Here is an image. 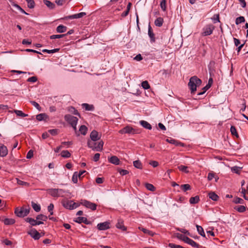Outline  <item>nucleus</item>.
Wrapping results in <instances>:
<instances>
[{
  "label": "nucleus",
  "mask_w": 248,
  "mask_h": 248,
  "mask_svg": "<svg viewBox=\"0 0 248 248\" xmlns=\"http://www.w3.org/2000/svg\"><path fill=\"white\" fill-rule=\"evenodd\" d=\"M48 119V116L46 113H40L36 115V119L39 121H46Z\"/></svg>",
  "instance_id": "nucleus-19"
},
{
  "label": "nucleus",
  "mask_w": 248,
  "mask_h": 248,
  "mask_svg": "<svg viewBox=\"0 0 248 248\" xmlns=\"http://www.w3.org/2000/svg\"><path fill=\"white\" fill-rule=\"evenodd\" d=\"M30 210V208L17 207L15 209V213L17 217H22L27 216L29 214Z\"/></svg>",
  "instance_id": "nucleus-3"
},
{
  "label": "nucleus",
  "mask_w": 248,
  "mask_h": 248,
  "mask_svg": "<svg viewBox=\"0 0 248 248\" xmlns=\"http://www.w3.org/2000/svg\"><path fill=\"white\" fill-rule=\"evenodd\" d=\"M68 111L75 115H78L80 116L79 114L78 111L73 107H70L68 108Z\"/></svg>",
  "instance_id": "nucleus-41"
},
{
  "label": "nucleus",
  "mask_w": 248,
  "mask_h": 248,
  "mask_svg": "<svg viewBox=\"0 0 248 248\" xmlns=\"http://www.w3.org/2000/svg\"><path fill=\"white\" fill-rule=\"evenodd\" d=\"M178 169L185 173H188L189 171L187 170V167L184 165H180L178 167Z\"/></svg>",
  "instance_id": "nucleus-46"
},
{
  "label": "nucleus",
  "mask_w": 248,
  "mask_h": 248,
  "mask_svg": "<svg viewBox=\"0 0 248 248\" xmlns=\"http://www.w3.org/2000/svg\"><path fill=\"white\" fill-rule=\"evenodd\" d=\"M164 20L163 18L159 17L157 18L155 21V24L157 27H161L162 26Z\"/></svg>",
  "instance_id": "nucleus-25"
},
{
  "label": "nucleus",
  "mask_w": 248,
  "mask_h": 248,
  "mask_svg": "<svg viewBox=\"0 0 248 248\" xmlns=\"http://www.w3.org/2000/svg\"><path fill=\"white\" fill-rule=\"evenodd\" d=\"M75 221L76 222H78V223H81L82 222H83V223H84L86 224H89V222H88L87 218H86L85 217H79L77 218V219L75 220Z\"/></svg>",
  "instance_id": "nucleus-23"
},
{
  "label": "nucleus",
  "mask_w": 248,
  "mask_h": 248,
  "mask_svg": "<svg viewBox=\"0 0 248 248\" xmlns=\"http://www.w3.org/2000/svg\"><path fill=\"white\" fill-rule=\"evenodd\" d=\"M118 171L123 176L126 175L129 173V171L126 170H119Z\"/></svg>",
  "instance_id": "nucleus-62"
},
{
  "label": "nucleus",
  "mask_w": 248,
  "mask_h": 248,
  "mask_svg": "<svg viewBox=\"0 0 248 248\" xmlns=\"http://www.w3.org/2000/svg\"><path fill=\"white\" fill-rule=\"evenodd\" d=\"M78 172H75L72 176V181L74 183L76 184L78 182Z\"/></svg>",
  "instance_id": "nucleus-57"
},
{
  "label": "nucleus",
  "mask_w": 248,
  "mask_h": 248,
  "mask_svg": "<svg viewBox=\"0 0 248 248\" xmlns=\"http://www.w3.org/2000/svg\"><path fill=\"white\" fill-rule=\"evenodd\" d=\"M245 21V19L244 17L243 16H239L237 18H236L235 20V24L236 25H238L239 24H240L241 23H243Z\"/></svg>",
  "instance_id": "nucleus-43"
},
{
  "label": "nucleus",
  "mask_w": 248,
  "mask_h": 248,
  "mask_svg": "<svg viewBox=\"0 0 248 248\" xmlns=\"http://www.w3.org/2000/svg\"><path fill=\"white\" fill-rule=\"evenodd\" d=\"M72 201H68V200H63L62 201V204L64 207L66 209H68L70 210L73 209V207L72 206Z\"/></svg>",
  "instance_id": "nucleus-16"
},
{
  "label": "nucleus",
  "mask_w": 248,
  "mask_h": 248,
  "mask_svg": "<svg viewBox=\"0 0 248 248\" xmlns=\"http://www.w3.org/2000/svg\"><path fill=\"white\" fill-rule=\"evenodd\" d=\"M233 202L235 203L243 204L244 203V200L240 198L237 197L233 200Z\"/></svg>",
  "instance_id": "nucleus-59"
},
{
  "label": "nucleus",
  "mask_w": 248,
  "mask_h": 248,
  "mask_svg": "<svg viewBox=\"0 0 248 248\" xmlns=\"http://www.w3.org/2000/svg\"><path fill=\"white\" fill-rule=\"evenodd\" d=\"M208 196H209V197L210 199H211V200H212L213 201H217L218 198H219V197L217 196V195L214 192H210L208 194Z\"/></svg>",
  "instance_id": "nucleus-26"
},
{
  "label": "nucleus",
  "mask_w": 248,
  "mask_h": 248,
  "mask_svg": "<svg viewBox=\"0 0 248 248\" xmlns=\"http://www.w3.org/2000/svg\"><path fill=\"white\" fill-rule=\"evenodd\" d=\"M139 229L141 230L144 233L148 234L149 235H150L151 236L154 235V233L152 232H151L147 229L142 228H141L140 227H139Z\"/></svg>",
  "instance_id": "nucleus-54"
},
{
  "label": "nucleus",
  "mask_w": 248,
  "mask_h": 248,
  "mask_svg": "<svg viewBox=\"0 0 248 248\" xmlns=\"http://www.w3.org/2000/svg\"><path fill=\"white\" fill-rule=\"evenodd\" d=\"M116 227L117 228L121 229L123 231L126 230V227H125L124 224V220L121 218L118 219Z\"/></svg>",
  "instance_id": "nucleus-12"
},
{
  "label": "nucleus",
  "mask_w": 248,
  "mask_h": 248,
  "mask_svg": "<svg viewBox=\"0 0 248 248\" xmlns=\"http://www.w3.org/2000/svg\"><path fill=\"white\" fill-rule=\"evenodd\" d=\"M33 151L32 150H30L27 154L26 157L28 159H30L33 156Z\"/></svg>",
  "instance_id": "nucleus-63"
},
{
  "label": "nucleus",
  "mask_w": 248,
  "mask_h": 248,
  "mask_svg": "<svg viewBox=\"0 0 248 248\" xmlns=\"http://www.w3.org/2000/svg\"><path fill=\"white\" fill-rule=\"evenodd\" d=\"M2 221L4 223L5 225H13L15 223V220L13 218H4Z\"/></svg>",
  "instance_id": "nucleus-24"
},
{
  "label": "nucleus",
  "mask_w": 248,
  "mask_h": 248,
  "mask_svg": "<svg viewBox=\"0 0 248 248\" xmlns=\"http://www.w3.org/2000/svg\"><path fill=\"white\" fill-rule=\"evenodd\" d=\"M230 131L232 135L235 136L236 137H238V135L234 126H232L231 127Z\"/></svg>",
  "instance_id": "nucleus-49"
},
{
  "label": "nucleus",
  "mask_w": 248,
  "mask_h": 248,
  "mask_svg": "<svg viewBox=\"0 0 248 248\" xmlns=\"http://www.w3.org/2000/svg\"><path fill=\"white\" fill-rule=\"evenodd\" d=\"M181 189L185 192L191 189V186L189 184H184L181 186Z\"/></svg>",
  "instance_id": "nucleus-45"
},
{
  "label": "nucleus",
  "mask_w": 248,
  "mask_h": 248,
  "mask_svg": "<svg viewBox=\"0 0 248 248\" xmlns=\"http://www.w3.org/2000/svg\"><path fill=\"white\" fill-rule=\"evenodd\" d=\"M140 123L144 128L149 130H151L152 129V125L147 122L142 120L140 121Z\"/></svg>",
  "instance_id": "nucleus-21"
},
{
  "label": "nucleus",
  "mask_w": 248,
  "mask_h": 248,
  "mask_svg": "<svg viewBox=\"0 0 248 248\" xmlns=\"http://www.w3.org/2000/svg\"><path fill=\"white\" fill-rule=\"evenodd\" d=\"M64 119L67 121L71 126H75L77 124L78 121V119L72 115L67 114L64 116Z\"/></svg>",
  "instance_id": "nucleus-5"
},
{
  "label": "nucleus",
  "mask_w": 248,
  "mask_h": 248,
  "mask_svg": "<svg viewBox=\"0 0 248 248\" xmlns=\"http://www.w3.org/2000/svg\"><path fill=\"white\" fill-rule=\"evenodd\" d=\"M28 234L31 235L34 240H38L40 237L41 234L35 229H31L29 232Z\"/></svg>",
  "instance_id": "nucleus-8"
},
{
  "label": "nucleus",
  "mask_w": 248,
  "mask_h": 248,
  "mask_svg": "<svg viewBox=\"0 0 248 248\" xmlns=\"http://www.w3.org/2000/svg\"><path fill=\"white\" fill-rule=\"evenodd\" d=\"M211 87V84H207L204 87H203L202 88V90H203V92H200L198 93V95H202L203 94V93H204L207 91Z\"/></svg>",
  "instance_id": "nucleus-53"
},
{
  "label": "nucleus",
  "mask_w": 248,
  "mask_h": 248,
  "mask_svg": "<svg viewBox=\"0 0 248 248\" xmlns=\"http://www.w3.org/2000/svg\"><path fill=\"white\" fill-rule=\"evenodd\" d=\"M90 137L91 140L93 141H96L99 140L101 138V136H99L98 132L95 130L92 131Z\"/></svg>",
  "instance_id": "nucleus-9"
},
{
  "label": "nucleus",
  "mask_w": 248,
  "mask_h": 248,
  "mask_svg": "<svg viewBox=\"0 0 248 248\" xmlns=\"http://www.w3.org/2000/svg\"><path fill=\"white\" fill-rule=\"evenodd\" d=\"M82 106L86 110L93 111L94 109V106L93 105H90L87 103L82 104Z\"/></svg>",
  "instance_id": "nucleus-20"
},
{
  "label": "nucleus",
  "mask_w": 248,
  "mask_h": 248,
  "mask_svg": "<svg viewBox=\"0 0 248 248\" xmlns=\"http://www.w3.org/2000/svg\"><path fill=\"white\" fill-rule=\"evenodd\" d=\"M88 130L87 127L84 125H82L80 126L79 131L81 133V134L83 135H85L87 134Z\"/></svg>",
  "instance_id": "nucleus-29"
},
{
  "label": "nucleus",
  "mask_w": 248,
  "mask_h": 248,
  "mask_svg": "<svg viewBox=\"0 0 248 248\" xmlns=\"http://www.w3.org/2000/svg\"><path fill=\"white\" fill-rule=\"evenodd\" d=\"M26 221L29 222L31 226L36 225V220H35L32 218L27 217L26 218Z\"/></svg>",
  "instance_id": "nucleus-34"
},
{
  "label": "nucleus",
  "mask_w": 248,
  "mask_h": 248,
  "mask_svg": "<svg viewBox=\"0 0 248 248\" xmlns=\"http://www.w3.org/2000/svg\"><path fill=\"white\" fill-rule=\"evenodd\" d=\"M44 3L46 5L48 8H49L51 9H52L54 8L55 7V4L51 2V1L48 0H44Z\"/></svg>",
  "instance_id": "nucleus-33"
},
{
  "label": "nucleus",
  "mask_w": 248,
  "mask_h": 248,
  "mask_svg": "<svg viewBox=\"0 0 248 248\" xmlns=\"http://www.w3.org/2000/svg\"><path fill=\"white\" fill-rule=\"evenodd\" d=\"M59 50H60L59 48H55V49H51V50L44 49L42 50V52H46L47 53H53L58 52L59 51Z\"/></svg>",
  "instance_id": "nucleus-44"
},
{
  "label": "nucleus",
  "mask_w": 248,
  "mask_h": 248,
  "mask_svg": "<svg viewBox=\"0 0 248 248\" xmlns=\"http://www.w3.org/2000/svg\"><path fill=\"white\" fill-rule=\"evenodd\" d=\"M67 30V27L62 25H59L56 28V31L58 33H63Z\"/></svg>",
  "instance_id": "nucleus-22"
},
{
  "label": "nucleus",
  "mask_w": 248,
  "mask_h": 248,
  "mask_svg": "<svg viewBox=\"0 0 248 248\" xmlns=\"http://www.w3.org/2000/svg\"><path fill=\"white\" fill-rule=\"evenodd\" d=\"M160 7L161 9L163 11H165L166 10V0H162L161 1L160 4Z\"/></svg>",
  "instance_id": "nucleus-48"
},
{
  "label": "nucleus",
  "mask_w": 248,
  "mask_h": 248,
  "mask_svg": "<svg viewBox=\"0 0 248 248\" xmlns=\"http://www.w3.org/2000/svg\"><path fill=\"white\" fill-rule=\"evenodd\" d=\"M134 166L139 169H141L142 168V165L141 162L139 160H136L133 162Z\"/></svg>",
  "instance_id": "nucleus-31"
},
{
  "label": "nucleus",
  "mask_w": 248,
  "mask_h": 248,
  "mask_svg": "<svg viewBox=\"0 0 248 248\" xmlns=\"http://www.w3.org/2000/svg\"><path fill=\"white\" fill-rule=\"evenodd\" d=\"M196 228L198 233L202 236L205 237V234L202 227L198 225H196Z\"/></svg>",
  "instance_id": "nucleus-32"
},
{
  "label": "nucleus",
  "mask_w": 248,
  "mask_h": 248,
  "mask_svg": "<svg viewBox=\"0 0 248 248\" xmlns=\"http://www.w3.org/2000/svg\"><path fill=\"white\" fill-rule=\"evenodd\" d=\"M242 169V167L237 166H234L231 168V170L232 172L239 174L241 170Z\"/></svg>",
  "instance_id": "nucleus-40"
},
{
  "label": "nucleus",
  "mask_w": 248,
  "mask_h": 248,
  "mask_svg": "<svg viewBox=\"0 0 248 248\" xmlns=\"http://www.w3.org/2000/svg\"><path fill=\"white\" fill-rule=\"evenodd\" d=\"M200 201V198L198 196L194 197H191L189 199L190 204H195L198 203Z\"/></svg>",
  "instance_id": "nucleus-28"
},
{
  "label": "nucleus",
  "mask_w": 248,
  "mask_h": 248,
  "mask_svg": "<svg viewBox=\"0 0 248 248\" xmlns=\"http://www.w3.org/2000/svg\"><path fill=\"white\" fill-rule=\"evenodd\" d=\"M109 224L108 221L100 223L97 224V228L100 231H105L110 228Z\"/></svg>",
  "instance_id": "nucleus-7"
},
{
  "label": "nucleus",
  "mask_w": 248,
  "mask_h": 248,
  "mask_svg": "<svg viewBox=\"0 0 248 248\" xmlns=\"http://www.w3.org/2000/svg\"><path fill=\"white\" fill-rule=\"evenodd\" d=\"M166 141L170 144H174L177 146H182V147L184 146V143L180 142H178L177 140H175L172 139V138H169V139H166Z\"/></svg>",
  "instance_id": "nucleus-14"
},
{
  "label": "nucleus",
  "mask_w": 248,
  "mask_h": 248,
  "mask_svg": "<svg viewBox=\"0 0 248 248\" xmlns=\"http://www.w3.org/2000/svg\"><path fill=\"white\" fill-rule=\"evenodd\" d=\"M47 191L49 194L53 197H58V191H61L59 190V188H49L47 190Z\"/></svg>",
  "instance_id": "nucleus-15"
},
{
  "label": "nucleus",
  "mask_w": 248,
  "mask_h": 248,
  "mask_svg": "<svg viewBox=\"0 0 248 248\" xmlns=\"http://www.w3.org/2000/svg\"><path fill=\"white\" fill-rule=\"evenodd\" d=\"M234 208L239 213H243L246 210V207L244 205L236 206Z\"/></svg>",
  "instance_id": "nucleus-27"
},
{
  "label": "nucleus",
  "mask_w": 248,
  "mask_h": 248,
  "mask_svg": "<svg viewBox=\"0 0 248 248\" xmlns=\"http://www.w3.org/2000/svg\"><path fill=\"white\" fill-rule=\"evenodd\" d=\"M108 161L113 164H114L115 165H118L119 164H120V160L118 158V157H117L116 156H111V157L109 158H108Z\"/></svg>",
  "instance_id": "nucleus-18"
},
{
  "label": "nucleus",
  "mask_w": 248,
  "mask_h": 248,
  "mask_svg": "<svg viewBox=\"0 0 248 248\" xmlns=\"http://www.w3.org/2000/svg\"><path fill=\"white\" fill-rule=\"evenodd\" d=\"M14 112L17 116H21L22 117H25L28 116V114L23 113L21 110H15Z\"/></svg>",
  "instance_id": "nucleus-42"
},
{
  "label": "nucleus",
  "mask_w": 248,
  "mask_h": 248,
  "mask_svg": "<svg viewBox=\"0 0 248 248\" xmlns=\"http://www.w3.org/2000/svg\"><path fill=\"white\" fill-rule=\"evenodd\" d=\"M36 218L37 220H40L41 221H46L48 217L46 215L40 214L37 215Z\"/></svg>",
  "instance_id": "nucleus-38"
},
{
  "label": "nucleus",
  "mask_w": 248,
  "mask_h": 248,
  "mask_svg": "<svg viewBox=\"0 0 248 248\" xmlns=\"http://www.w3.org/2000/svg\"><path fill=\"white\" fill-rule=\"evenodd\" d=\"M211 19L212 20L214 23H216L217 22H220L219 14L214 15L211 18Z\"/></svg>",
  "instance_id": "nucleus-39"
},
{
  "label": "nucleus",
  "mask_w": 248,
  "mask_h": 248,
  "mask_svg": "<svg viewBox=\"0 0 248 248\" xmlns=\"http://www.w3.org/2000/svg\"><path fill=\"white\" fill-rule=\"evenodd\" d=\"M88 146L90 148H92L93 150H95L98 152L101 151L103 150L104 142L102 140H100L98 143L89 140L87 142Z\"/></svg>",
  "instance_id": "nucleus-2"
},
{
  "label": "nucleus",
  "mask_w": 248,
  "mask_h": 248,
  "mask_svg": "<svg viewBox=\"0 0 248 248\" xmlns=\"http://www.w3.org/2000/svg\"><path fill=\"white\" fill-rule=\"evenodd\" d=\"M37 80V78L36 77H35V76L30 77L27 79V81L30 82H35Z\"/></svg>",
  "instance_id": "nucleus-61"
},
{
  "label": "nucleus",
  "mask_w": 248,
  "mask_h": 248,
  "mask_svg": "<svg viewBox=\"0 0 248 248\" xmlns=\"http://www.w3.org/2000/svg\"><path fill=\"white\" fill-rule=\"evenodd\" d=\"M16 181L17 184L19 185L25 186H29V184L28 183L21 181L19 180L18 178H16Z\"/></svg>",
  "instance_id": "nucleus-37"
},
{
  "label": "nucleus",
  "mask_w": 248,
  "mask_h": 248,
  "mask_svg": "<svg viewBox=\"0 0 248 248\" xmlns=\"http://www.w3.org/2000/svg\"><path fill=\"white\" fill-rule=\"evenodd\" d=\"M148 34L149 37L150 38L151 42L152 43L155 42V34L154 33L153 29H152L151 26H150V25H149V26H148Z\"/></svg>",
  "instance_id": "nucleus-13"
},
{
  "label": "nucleus",
  "mask_w": 248,
  "mask_h": 248,
  "mask_svg": "<svg viewBox=\"0 0 248 248\" xmlns=\"http://www.w3.org/2000/svg\"><path fill=\"white\" fill-rule=\"evenodd\" d=\"M145 187L148 190L151 191H154L155 190V186L152 184H146Z\"/></svg>",
  "instance_id": "nucleus-52"
},
{
  "label": "nucleus",
  "mask_w": 248,
  "mask_h": 248,
  "mask_svg": "<svg viewBox=\"0 0 248 248\" xmlns=\"http://www.w3.org/2000/svg\"><path fill=\"white\" fill-rule=\"evenodd\" d=\"M80 203L86 207L91 209L93 211L96 209L97 205L96 204L87 200H82Z\"/></svg>",
  "instance_id": "nucleus-6"
},
{
  "label": "nucleus",
  "mask_w": 248,
  "mask_h": 248,
  "mask_svg": "<svg viewBox=\"0 0 248 248\" xmlns=\"http://www.w3.org/2000/svg\"><path fill=\"white\" fill-rule=\"evenodd\" d=\"M66 36V34H57V35H52L50 36V38L51 39H59L62 38Z\"/></svg>",
  "instance_id": "nucleus-50"
},
{
  "label": "nucleus",
  "mask_w": 248,
  "mask_h": 248,
  "mask_svg": "<svg viewBox=\"0 0 248 248\" xmlns=\"http://www.w3.org/2000/svg\"><path fill=\"white\" fill-rule=\"evenodd\" d=\"M169 247L170 248H183V247L180 245H175L173 243H169Z\"/></svg>",
  "instance_id": "nucleus-60"
},
{
  "label": "nucleus",
  "mask_w": 248,
  "mask_h": 248,
  "mask_svg": "<svg viewBox=\"0 0 248 248\" xmlns=\"http://www.w3.org/2000/svg\"><path fill=\"white\" fill-rule=\"evenodd\" d=\"M12 5L16 8L17 9H18L21 13H24L26 15H28V13H27L19 5H18L17 4L13 3Z\"/></svg>",
  "instance_id": "nucleus-55"
},
{
  "label": "nucleus",
  "mask_w": 248,
  "mask_h": 248,
  "mask_svg": "<svg viewBox=\"0 0 248 248\" xmlns=\"http://www.w3.org/2000/svg\"><path fill=\"white\" fill-rule=\"evenodd\" d=\"M86 15V13L85 12H81L80 13L76 14L75 15H73L71 16H68L66 17V18L68 19H76V18H80L83 16H85Z\"/></svg>",
  "instance_id": "nucleus-17"
},
{
  "label": "nucleus",
  "mask_w": 248,
  "mask_h": 248,
  "mask_svg": "<svg viewBox=\"0 0 248 248\" xmlns=\"http://www.w3.org/2000/svg\"><path fill=\"white\" fill-rule=\"evenodd\" d=\"M61 156L63 158H69L71 156V154L67 150H63L61 152Z\"/></svg>",
  "instance_id": "nucleus-36"
},
{
  "label": "nucleus",
  "mask_w": 248,
  "mask_h": 248,
  "mask_svg": "<svg viewBox=\"0 0 248 248\" xmlns=\"http://www.w3.org/2000/svg\"><path fill=\"white\" fill-rule=\"evenodd\" d=\"M141 86L144 89H149L150 88V86L148 83V82L146 80L144 81L141 83Z\"/></svg>",
  "instance_id": "nucleus-51"
},
{
  "label": "nucleus",
  "mask_w": 248,
  "mask_h": 248,
  "mask_svg": "<svg viewBox=\"0 0 248 248\" xmlns=\"http://www.w3.org/2000/svg\"><path fill=\"white\" fill-rule=\"evenodd\" d=\"M31 206L34 210L37 212H39L41 210V207L40 205L35 203L33 202H31Z\"/></svg>",
  "instance_id": "nucleus-30"
},
{
  "label": "nucleus",
  "mask_w": 248,
  "mask_h": 248,
  "mask_svg": "<svg viewBox=\"0 0 248 248\" xmlns=\"http://www.w3.org/2000/svg\"><path fill=\"white\" fill-rule=\"evenodd\" d=\"M202 82V80L197 76H193L190 78L188 86L191 93H195L197 90V87H199L201 85Z\"/></svg>",
  "instance_id": "nucleus-1"
},
{
  "label": "nucleus",
  "mask_w": 248,
  "mask_h": 248,
  "mask_svg": "<svg viewBox=\"0 0 248 248\" xmlns=\"http://www.w3.org/2000/svg\"><path fill=\"white\" fill-rule=\"evenodd\" d=\"M31 103L34 107H35L39 111H41V107L40 106L39 104L35 101H31Z\"/></svg>",
  "instance_id": "nucleus-56"
},
{
  "label": "nucleus",
  "mask_w": 248,
  "mask_h": 248,
  "mask_svg": "<svg viewBox=\"0 0 248 248\" xmlns=\"http://www.w3.org/2000/svg\"><path fill=\"white\" fill-rule=\"evenodd\" d=\"M58 130L57 129H50L48 131V132L52 135H56L58 134Z\"/></svg>",
  "instance_id": "nucleus-64"
},
{
  "label": "nucleus",
  "mask_w": 248,
  "mask_h": 248,
  "mask_svg": "<svg viewBox=\"0 0 248 248\" xmlns=\"http://www.w3.org/2000/svg\"><path fill=\"white\" fill-rule=\"evenodd\" d=\"M54 209V205L53 203H50L47 207V210L48 212L50 213V215H52L53 214V210Z\"/></svg>",
  "instance_id": "nucleus-58"
},
{
  "label": "nucleus",
  "mask_w": 248,
  "mask_h": 248,
  "mask_svg": "<svg viewBox=\"0 0 248 248\" xmlns=\"http://www.w3.org/2000/svg\"><path fill=\"white\" fill-rule=\"evenodd\" d=\"M215 29V27L212 24L206 25L202 29V36H206L211 35Z\"/></svg>",
  "instance_id": "nucleus-4"
},
{
  "label": "nucleus",
  "mask_w": 248,
  "mask_h": 248,
  "mask_svg": "<svg viewBox=\"0 0 248 248\" xmlns=\"http://www.w3.org/2000/svg\"><path fill=\"white\" fill-rule=\"evenodd\" d=\"M28 3V6L29 8H33L35 6V2L33 0H26Z\"/></svg>",
  "instance_id": "nucleus-47"
},
{
  "label": "nucleus",
  "mask_w": 248,
  "mask_h": 248,
  "mask_svg": "<svg viewBox=\"0 0 248 248\" xmlns=\"http://www.w3.org/2000/svg\"><path fill=\"white\" fill-rule=\"evenodd\" d=\"M187 244L191 245L192 247L194 248H200V245L199 244L197 243L196 242H195L191 239H190Z\"/></svg>",
  "instance_id": "nucleus-35"
},
{
  "label": "nucleus",
  "mask_w": 248,
  "mask_h": 248,
  "mask_svg": "<svg viewBox=\"0 0 248 248\" xmlns=\"http://www.w3.org/2000/svg\"><path fill=\"white\" fill-rule=\"evenodd\" d=\"M134 129L131 126H127L124 127L123 129L120 130L119 132L120 133L123 134V133H128V134H131V133H134Z\"/></svg>",
  "instance_id": "nucleus-10"
},
{
  "label": "nucleus",
  "mask_w": 248,
  "mask_h": 248,
  "mask_svg": "<svg viewBox=\"0 0 248 248\" xmlns=\"http://www.w3.org/2000/svg\"><path fill=\"white\" fill-rule=\"evenodd\" d=\"M8 154L7 147L2 144H0V156L4 157Z\"/></svg>",
  "instance_id": "nucleus-11"
}]
</instances>
